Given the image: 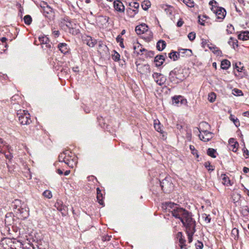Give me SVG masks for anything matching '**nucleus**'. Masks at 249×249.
Here are the masks:
<instances>
[{"label":"nucleus","instance_id":"aec40b11","mask_svg":"<svg viewBox=\"0 0 249 249\" xmlns=\"http://www.w3.org/2000/svg\"><path fill=\"white\" fill-rule=\"evenodd\" d=\"M178 70L174 69L169 73V79L171 82H176V80L179 79L178 77Z\"/></svg>","mask_w":249,"mask_h":249},{"label":"nucleus","instance_id":"9d476101","mask_svg":"<svg viewBox=\"0 0 249 249\" xmlns=\"http://www.w3.org/2000/svg\"><path fill=\"white\" fill-rule=\"evenodd\" d=\"M43 13L46 17L50 19L53 18L54 17V13L53 12V9L48 5H47L46 6H43Z\"/></svg>","mask_w":249,"mask_h":249},{"label":"nucleus","instance_id":"7c9ffc66","mask_svg":"<svg viewBox=\"0 0 249 249\" xmlns=\"http://www.w3.org/2000/svg\"><path fill=\"white\" fill-rule=\"evenodd\" d=\"M222 183L223 184L226 185L227 186L231 185V181L229 179V178L226 176L225 174H223L221 175Z\"/></svg>","mask_w":249,"mask_h":249},{"label":"nucleus","instance_id":"20e7f679","mask_svg":"<svg viewBox=\"0 0 249 249\" xmlns=\"http://www.w3.org/2000/svg\"><path fill=\"white\" fill-rule=\"evenodd\" d=\"M170 180V178H165L160 182L161 188L163 191L166 193H169L174 187L173 184Z\"/></svg>","mask_w":249,"mask_h":249},{"label":"nucleus","instance_id":"c85d7f7f","mask_svg":"<svg viewBox=\"0 0 249 249\" xmlns=\"http://www.w3.org/2000/svg\"><path fill=\"white\" fill-rule=\"evenodd\" d=\"M231 66L230 62L227 60L225 59L221 61V68L223 70H227L229 67Z\"/></svg>","mask_w":249,"mask_h":249},{"label":"nucleus","instance_id":"6ab92c4d","mask_svg":"<svg viewBox=\"0 0 249 249\" xmlns=\"http://www.w3.org/2000/svg\"><path fill=\"white\" fill-rule=\"evenodd\" d=\"M59 50L63 54H66L69 52V48L68 45L65 43H61L57 46Z\"/></svg>","mask_w":249,"mask_h":249},{"label":"nucleus","instance_id":"1a4fd4ad","mask_svg":"<svg viewBox=\"0 0 249 249\" xmlns=\"http://www.w3.org/2000/svg\"><path fill=\"white\" fill-rule=\"evenodd\" d=\"M83 42L89 47H93L97 43L96 39L92 38L90 36L84 35L82 37Z\"/></svg>","mask_w":249,"mask_h":249},{"label":"nucleus","instance_id":"2f4dec72","mask_svg":"<svg viewBox=\"0 0 249 249\" xmlns=\"http://www.w3.org/2000/svg\"><path fill=\"white\" fill-rule=\"evenodd\" d=\"M229 44L232 46L233 49H235L238 46V41L236 39H234L232 37H230V40L228 41Z\"/></svg>","mask_w":249,"mask_h":249},{"label":"nucleus","instance_id":"338daca9","mask_svg":"<svg viewBox=\"0 0 249 249\" xmlns=\"http://www.w3.org/2000/svg\"><path fill=\"white\" fill-rule=\"evenodd\" d=\"M243 115L246 117H249V111H246L243 113Z\"/></svg>","mask_w":249,"mask_h":249},{"label":"nucleus","instance_id":"4c0bfd02","mask_svg":"<svg viewBox=\"0 0 249 249\" xmlns=\"http://www.w3.org/2000/svg\"><path fill=\"white\" fill-rule=\"evenodd\" d=\"M116 41L118 43H119L120 46L121 48H124V43H123L124 39L122 37L121 35H119L117 36V37H116Z\"/></svg>","mask_w":249,"mask_h":249},{"label":"nucleus","instance_id":"8fccbe9b","mask_svg":"<svg viewBox=\"0 0 249 249\" xmlns=\"http://www.w3.org/2000/svg\"><path fill=\"white\" fill-rule=\"evenodd\" d=\"M188 37L191 41H193L196 38V34L194 32H191L188 34Z\"/></svg>","mask_w":249,"mask_h":249},{"label":"nucleus","instance_id":"a19ab883","mask_svg":"<svg viewBox=\"0 0 249 249\" xmlns=\"http://www.w3.org/2000/svg\"><path fill=\"white\" fill-rule=\"evenodd\" d=\"M112 58L115 61H118L120 59V55L118 53L114 51V54H112Z\"/></svg>","mask_w":249,"mask_h":249},{"label":"nucleus","instance_id":"f704fd0d","mask_svg":"<svg viewBox=\"0 0 249 249\" xmlns=\"http://www.w3.org/2000/svg\"><path fill=\"white\" fill-rule=\"evenodd\" d=\"M142 7L144 10H147L151 6L149 0H144L142 3Z\"/></svg>","mask_w":249,"mask_h":249},{"label":"nucleus","instance_id":"a878e982","mask_svg":"<svg viewBox=\"0 0 249 249\" xmlns=\"http://www.w3.org/2000/svg\"><path fill=\"white\" fill-rule=\"evenodd\" d=\"M169 57L174 61H176L179 58L180 53H178V52L172 51L170 53H169Z\"/></svg>","mask_w":249,"mask_h":249},{"label":"nucleus","instance_id":"cd10ccee","mask_svg":"<svg viewBox=\"0 0 249 249\" xmlns=\"http://www.w3.org/2000/svg\"><path fill=\"white\" fill-rule=\"evenodd\" d=\"M238 38L243 40H246L249 39V32L245 31L238 35Z\"/></svg>","mask_w":249,"mask_h":249},{"label":"nucleus","instance_id":"f8f14e48","mask_svg":"<svg viewBox=\"0 0 249 249\" xmlns=\"http://www.w3.org/2000/svg\"><path fill=\"white\" fill-rule=\"evenodd\" d=\"M77 158L75 156H73V157L72 156H70L69 154L65 163L70 167L73 168L77 164Z\"/></svg>","mask_w":249,"mask_h":249},{"label":"nucleus","instance_id":"bb28decb","mask_svg":"<svg viewBox=\"0 0 249 249\" xmlns=\"http://www.w3.org/2000/svg\"><path fill=\"white\" fill-rule=\"evenodd\" d=\"M181 99V96H175L172 97V104L175 106H180V101Z\"/></svg>","mask_w":249,"mask_h":249},{"label":"nucleus","instance_id":"dca6fc26","mask_svg":"<svg viewBox=\"0 0 249 249\" xmlns=\"http://www.w3.org/2000/svg\"><path fill=\"white\" fill-rule=\"evenodd\" d=\"M148 29V27L144 23L138 25L135 28V31L138 35L144 33Z\"/></svg>","mask_w":249,"mask_h":249},{"label":"nucleus","instance_id":"c03bdc74","mask_svg":"<svg viewBox=\"0 0 249 249\" xmlns=\"http://www.w3.org/2000/svg\"><path fill=\"white\" fill-rule=\"evenodd\" d=\"M183 2L189 7L194 6V2L193 0H183Z\"/></svg>","mask_w":249,"mask_h":249},{"label":"nucleus","instance_id":"4468645a","mask_svg":"<svg viewBox=\"0 0 249 249\" xmlns=\"http://www.w3.org/2000/svg\"><path fill=\"white\" fill-rule=\"evenodd\" d=\"M115 10L117 12L123 13L124 11V6L123 3L119 0H115L113 2Z\"/></svg>","mask_w":249,"mask_h":249},{"label":"nucleus","instance_id":"052dcab7","mask_svg":"<svg viewBox=\"0 0 249 249\" xmlns=\"http://www.w3.org/2000/svg\"><path fill=\"white\" fill-rule=\"evenodd\" d=\"M53 34L55 37H57L59 35V32L58 31H54Z\"/></svg>","mask_w":249,"mask_h":249},{"label":"nucleus","instance_id":"7ed1b4c3","mask_svg":"<svg viewBox=\"0 0 249 249\" xmlns=\"http://www.w3.org/2000/svg\"><path fill=\"white\" fill-rule=\"evenodd\" d=\"M213 3H216V1L213 0L210 1L209 2V4L212 5V10L217 16V18L218 19H223L226 15V11L225 9L222 7L214 6L213 5Z\"/></svg>","mask_w":249,"mask_h":249},{"label":"nucleus","instance_id":"79ce46f5","mask_svg":"<svg viewBox=\"0 0 249 249\" xmlns=\"http://www.w3.org/2000/svg\"><path fill=\"white\" fill-rule=\"evenodd\" d=\"M232 93L235 96H242L243 95L242 91L237 89H234L232 90Z\"/></svg>","mask_w":249,"mask_h":249},{"label":"nucleus","instance_id":"2eb2a0df","mask_svg":"<svg viewBox=\"0 0 249 249\" xmlns=\"http://www.w3.org/2000/svg\"><path fill=\"white\" fill-rule=\"evenodd\" d=\"M129 6L133 8L134 9H132L131 8H129L127 10V12L133 14V15H136L138 13V8L139 7V3L137 2H132L129 3Z\"/></svg>","mask_w":249,"mask_h":249},{"label":"nucleus","instance_id":"e2e57ef3","mask_svg":"<svg viewBox=\"0 0 249 249\" xmlns=\"http://www.w3.org/2000/svg\"><path fill=\"white\" fill-rule=\"evenodd\" d=\"M5 156L6 158L7 159H11L12 158V156L10 153L8 154H5Z\"/></svg>","mask_w":249,"mask_h":249},{"label":"nucleus","instance_id":"c756f323","mask_svg":"<svg viewBox=\"0 0 249 249\" xmlns=\"http://www.w3.org/2000/svg\"><path fill=\"white\" fill-rule=\"evenodd\" d=\"M97 199L98 203L100 205H104L102 195L101 194V191L99 188H97Z\"/></svg>","mask_w":249,"mask_h":249},{"label":"nucleus","instance_id":"0eeeda50","mask_svg":"<svg viewBox=\"0 0 249 249\" xmlns=\"http://www.w3.org/2000/svg\"><path fill=\"white\" fill-rule=\"evenodd\" d=\"M196 224H193L185 227L186 232L188 235V240L189 243H191L193 241V236L195 233Z\"/></svg>","mask_w":249,"mask_h":249},{"label":"nucleus","instance_id":"4be33fe9","mask_svg":"<svg viewBox=\"0 0 249 249\" xmlns=\"http://www.w3.org/2000/svg\"><path fill=\"white\" fill-rule=\"evenodd\" d=\"M208 47L214 54L220 55L222 53L221 51L215 46H212V44H208Z\"/></svg>","mask_w":249,"mask_h":249},{"label":"nucleus","instance_id":"4d7b16f0","mask_svg":"<svg viewBox=\"0 0 249 249\" xmlns=\"http://www.w3.org/2000/svg\"><path fill=\"white\" fill-rule=\"evenodd\" d=\"M236 142L235 141V139L233 138H230L229 140V144L231 145L234 143V142Z\"/></svg>","mask_w":249,"mask_h":249},{"label":"nucleus","instance_id":"864d4df0","mask_svg":"<svg viewBox=\"0 0 249 249\" xmlns=\"http://www.w3.org/2000/svg\"><path fill=\"white\" fill-rule=\"evenodd\" d=\"M180 101V106L182 105H186L187 104V101L186 99L184 98L183 96H181V99L179 100Z\"/></svg>","mask_w":249,"mask_h":249},{"label":"nucleus","instance_id":"ea45409f","mask_svg":"<svg viewBox=\"0 0 249 249\" xmlns=\"http://www.w3.org/2000/svg\"><path fill=\"white\" fill-rule=\"evenodd\" d=\"M24 23L27 25H30L31 24L32 19L30 15H26L24 17Z\"/></svg>","mask_w":249,"mask_h":249},{"label":"nucleus","instance_id":"69168bd1","mask_svg":"<svg viewBox=\"0 0 249 249\" xmlns=\"http://www.w3.org/2000/svg\"><path fill=\"white\" fill-rule=\"evenodd\" d=\"M72 70L74 72H78L79 71V68L78 67H73L72 68Z\"/></svg>","mask_w":249,"mask_h":249},{"label":"nucleus","instance_id":"680f3d73","mask_svg":"<svg viewBox=\"0 0 249 249\" xmlns=\"http://www.w3.org/2000/svg\"><path fill=\"white\" fill-rule=\"evenodd\" d=\"M243 171L244 173H247L249 171V168L246 167L243 168Z\"/></svg>","mask_w":249,"mask_h":249},{"label":"nucleus","instance_id":"603ef678","mask_svg":"<svg viewBox=\"0 0 249 249\" xmlns=\"http://www.w3.org/2000/svg\"><path fill=\"white\" fill-rule=\"evenodd\" d=\"M196 249H202L203 247V244L202 242L198 241L197 243L196 244Z\"/></svg>","mask_w":249,"mask_h":249},{"label":"nucleus","instance_id":"39448f33","mask_svg":"<svg viewBox=\"0 0 249 249\" xmlns=\"http://www.w3.org/2000/svg\"><path fill=\"white\" fill-rule=\"evenodd\" d=\"M152 77L156 83L160 86L163 85L166 81V77L160 73L154 72Z\"/></svg>","mask_w":249,"mask_h":249},{"label":"nucleus","instance_id":"49530a36","mask_svg":"<svg viewBox=\"0 0 249 249\" xmlns=\"http://www.w3.org/2000/svg\"><path fill=\"white\" fill-rule=\"evenodd\" d=\"M190 149L192 153L194 155L196 156V158H198L199 156L197 153V151L195 149V147L193 145H190Z\"/></svg>","mask_w":249,"mask_h":249},{"label":"nucleus","instance_id":"de8ad7c7","mask_svg":"<svg viewBox=\"0 0 249 249\" xmlns=\"http://www.w3.org/2000/svg\"><path fill=\"white\" fill-rule=\"evenodd\" d=\"M202 217L207 223H209L211 222V216L210 215H207L206 214H204L202 215Z\"/></svg>","mask_w":249,"mask_h":249},{"label":"nucleus","instance_id":"9b49d317","mask_svg":"<svg viewBox=\"0 0 249 249\" xmlns=\"http://www.w3.org/2000/svg\"><path fill=\"white\" fill-rule=\"evenodd\" d=\"M39 40L40 41V44L42 45V48L44 49H46L47 48H50L51 47V45L50 43V40L46 36H42L39 37Z\"/></svg>","mask_w":249,"mask_h":249},{"label":"nucleus","instance_id":"a211bd4d","mask_svg":"<svg viewBox=\"0 0 249 249\" xmlns=\"http://www.w3.org/2000/svg\"><path fill=\"white\" fill-rule=\"evenodd\" d=\"M166 56V53L163 54L158 55L155 57V62L157 66H161L165 60Z\"/></svg>","mask_w":249,"mask_h":249},{"label":"nucleus","instance_id":"13d9d810","mask_svg":"<svg viewBox=\"0 0 249 249\" xmlns=\"http://www.w3.org/2000/svg\"><path fill=\"white\" fill-rule=\"evenodd\" d=\"M235 69L238 72H241L243 69V67L240 68L239 66L237 65V64H235Z\"/></svg>","mask_w":249,"mask_h":249},{"label":"nucleus","instance_id":"72a5a7b5","mask_svg":"<svg viewBox=\"0 0 249 249\" xmlns=\"http://www.w3.org/2000/svg\"><path fill=\"white\" fill-rule=\"evenodd\" d=\"M207 153L208 156H209L213 158H215L216 157V150H215L214 149L211 148H208L207 150Z\"/></svg>","mask_w":249,"mask_h":249},{"label":"nucleus","instance_id":"0e129e2a","mask_svg":"<svg viewBox=\"0 0 249 249\" xmlns=\"http://www.w3.org/2000/svg\"><path fill=\"white\" fill-rule=\"evenodd\" d=\"M56 172L60 175H62L63 174V171L60 169H58Z\"/></svg>","mask_w":249,"mask_h":249},{"label":"nucleus","instance_id":"c9c22d12","mask_svg":"<svg viewBox=\"0 0 249 249\" xmlns=\"http://www.w3.org/2000/svg\"><path fill=\"white\" fill-rule=\"evenodd\" d=\"M43 196L48 199H50L52 197L53 195L51 191L46 190L42 194Z\"/></svg>","mask_w":249,"mask_h":249},{"label":"nucleus","instance_id":"423d86ee","mask_svg":"<svg viewBox=\"0 0 249 249\" xmlns=\"http://www.w3.org/2000/svg\"><path fill=\"white\" fill-rule=\"evenodd\" d=\"M200 134L199 135V139L204 142H208L211 140L213 137V133L207 130H200Z\"/></svg>","mask_w":249,"mask_h":249},{"label":"nucleus","instance_id":"ddd939ff","mask_svg":"<svg viewBox=\"0 0 249 249\" xmlns=\"http://www.w3.org/2000/svg\"><path fill=\"white\" fill-rule=\"evenodd\" d=\"M57 209L61 212L63 216H66L68 214V208L66 205H64L61 202H57L55 204Z\"/></svg>","mask_w":249,"mask_h":249},{"label":"nucleus","instance_id":"774afa93","mask_svg":"<svg viewBox=\"0 0 249 249\" xmlns=\"http://www.w3.org/2000/svg\"><path fill=\"white\" fill-rule=\"evenodd\" d=\"M0 40L2 43H5L7 40V38L6 37H3L0 39Z\"/></svg>","mask_w":249,"mask_h":249},{"label":"nucleus","instance_id":"5701e85b","mask_svg":"<svg viewBox=\"0 0 249 249\" xmlns=\"http://www.w3.org/2000/svg\"><path fill=\"white\" fill-rule=\"evenodd\" d=\"M69 152L68 151H66L63 153H60L58 156L59 161L65 162L68 157V155H69Z\"/></svg>","mask_w":249,"mask_h":249},{"label":"nucleus","instance_id":"a18cd8bd","mask_svg":"<svg viewBox=\"0 0 249 249\" xmlns=\"http://www.w3.org/2000/svg\"><path fill=\"white\" fill-rule=\"evenodd\" d=\"M230 118L231 120L234 123V124L236 126H238L240 125L239 121L237 118H235L232 115H231Z\"/></svg>","mask_w":249,"mask_h":249},{"label":"nucleus","instance_id":"473e14b6","mask_svg":"<svg viewBox=\"0 0 249 249\" xmlns=\"http://www.w3.org/2000/svg\"><path fill=\"white\" fill-rule=\"evenodd\" d=\"M154 128L158 132L162 133L161 124L159 120H154Z\"/></svg>","mask_w":249,"mask_h":249},{"label":"nucleus","instance_id":"5fc2aeb1","mask_svg":"<svg viewBox=\"0 0 249 249\" xmlns=\"http://www.w3.org/2000/svg\"><path fill=\"white\" fill-rule=\"evenodd\" d=\"M183 23L184 21H183L182 19L179 18L177 23V26L178 27H180L183 25Z\"/></svg>","mask_w":249,"mask_h":249},{"label":"nucleus","instance_id":"6e6d98bb","mask_svg":"<svg viewBox=\"0 0 249 249\" xmlns=\"http://www.w3.org/2000/svg\"><path fill=\"white\" fill-rule=\"evenodd\" d=\"M198 22L202 25H205V20H203V18H201V17L200 16H198Z\"/></svg>","mask_w":249,"mask_h":249},{"label":"nucleus","instance_id":"e433bc0d","mask_svg":"<svg viewBox=\"0 0 249 249\" xmlns=\"http://www.w3.org/2000/svg\"><path fill=\"white\" fill-rule=\"evenodd\" d=\"M22 205L21 201L19 199H15L13 202V207L15 209H17L20 207Z\"/></svg>","mask_w":249,"mask_h":249},{"label":"nucleus","instance_id":"58836bf2","mask_svg":"<svg viewBox=\"0 0 249 249\" xmlns=\"http://www.w3.org/2000/svg\"><path fill=\"white\" fill-rule=\"evenodd\" d=\"M241 212L243 214L247 215L249 213V208L247 206H243L241 208Z\"/></svg>","mask_w":249,"mask_h":249},{"label":"nucleus","instance_id":"b1692460","mask_svg":"<svg viewBox=\"0 0 249 249\" xmlns=\"http://www.w3.org/2000/svg\"><path fill=\"white\" fill-rule=\"evenodd\" d=\"M166 42L163 40H160L157 43L156 47L160 51H162L166 47Z\"/></svg>","mask_w":249,"mask_h":249},{"label":"nucleus","instance_id":"6e6552de","mask_svg":"<svg viewBox=\"0 0 249 249\" xmlns=\"http://www.w3.org/2000/svg\"><path fill=\"white\" fill-rule=\"evenodd\" d=\"M18 211L23 218H26L29 215V209L26 204L22 203V205L18 208Z\"/></svg>","mask_w":249,"mask_h":249},{"label":"nucleus","instance_id":"412c9836","mask_svg":"<svg viewBox=\"0 0 249 249\" xmlns=\"http://www.w3.org/2000/svg\"><path fill=\"white\" fill-rule=\"evenodd\" d=\"M161 8L164 10L166 14L171 15L174 10V8L168 5H162Z\"/></svg>","mask_w":249,"mask_h":249},{"label":"nucleus","instance_id":"f03ea898","mask_svg":"<svg viewBox=\"0 0 249 249\" xmlns=\"http://www.w3.org/2000/svg\"><path fill=\"white\" fill-rule=\"evenodd\" d=\"M17 116L21 124L27 125L30 124L31 122L30 115L26 110H18Z\"/></svg>","mask_w":249,"mask_h":249},{"label":"nucleus","instance_id":"393cba45","mask_svg":"<svg viewBox=\"0 0 249 249\" xmlns=\"http://www.w3.org/2000/svg\"><path fill=\"white\" fill-rule=\"evenodd\" d=\"M178 53H180V56L183 57L184 55V54L186 53V55L187 56H191L192 52L191 50L190 49H182L179 50V52Z\"/></svg>","mask_w":249,"mask_h":249},{"label":"nucleus","instance_id":"f3484780","mask_svg":"<svg viewBox=\"0 0 249 249\" xmlns=\"http://www.w3.org/2000/svg\"><path fill=\"white\" fill-rule=\"evenodd\" d=\"M133 48L134 52L137 54H142V52L145 51L142 46L138 42L133 44Z\"/></svg>","mask_w":249,"mask_h":249},{"label":"nucleus","instance_id":"09e8293b","mask_svg":"<svg viewBox=\"0 0 249 249\" xmlns=\"http://www.w3.org/2000/svg\"><path fill=\"white\" fill-rule=\"evenodd\" d=\"M234 27L232 25L230 24L227 26V32L228 34H232L234 32Z\"/></svg>","mask_w":249,"mask_h":249},{"label":"nucleus","instance_id":"37998d69","mask_svg":"<svg viewBox=\"0 0 249 249\" xmlns=\"http://www.w3.org/2000/svg\"><path fill=\"white\" fill-rule=\"evenodd\" d=\"M215 98L216 95L213 92H211L208 95V100L211 103L215 101Z\"/></svg>","mask_w":249,"mask_h":249},{"label":"nucleus","instance_id":"bf43d9fd","mask_svg":"<svg viewBox=\"0 0 249 249\" xmlns=\"http://www.w3.org/2000/svg\"><path fill=\"white\" fill-rule=\"evenodd\" d=\"M231 232L233 234H236L237 235H238V229H237L236 228H234V229H233L232 230Z\"/></svg>","mask_w":249,"mask_h":249},{"label":"nucleus","instance_id":"f257e3e1","mask_svg":"<svg viewBox=\"0 0 249 249\" xmlns=\"http://www.w3.org/2000/svg\"><path fill=\"white\" fill-rule=\"evenodd\" d=\"M161 208L166 212L171 213L175 218L179 219L185 228L196 223L195 220L192 218L191 213L176 203L165 202L162 204Z\"/></svg>","mask_w":249,"mask_h":249},{"label":"nucleus","instance_id":"3c124183","mask_svg":"<svg viewBox=\"0 0 249 249\" xmlns=\"http://www.w3.org/2000/svg\"><path fill=\"white\" fill-rule=\"evenodd\" d=\"M238 145V143L236 142H234V143L231 145L230 146L232 147L231 150L233 152H236V150H237V147Z\"/></svg>","mask_w":249,"mask_h":249}]
</instances>
